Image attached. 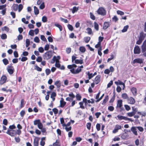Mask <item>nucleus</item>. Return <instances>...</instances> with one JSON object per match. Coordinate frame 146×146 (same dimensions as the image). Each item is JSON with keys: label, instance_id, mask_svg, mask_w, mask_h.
Listing matches in <instances>:
<instances>
[{"label": "nucleus", "instance_id": "nucleus-7", "mask_svg": "<svg viewBox=\"0 0 146 146\" xmlns=\"http://www.w3.org/2000/svg\"><path fill=\"white\" fill-rule=\"evenodd\" d=\"M141 52V49L138 45H135L134 48V53L135 54H139Z\"/></svg>", "mask_w": 146, "mask_h": 146}, {"label": "nucleus", "instance_id": "nucleus-52", "mask_svg": "<svg viewBox=\"0 0 146 146\" xmlns=\"http://www.w3.org/2000/svg\"><path fill=\"white\" fill-rule=\"evenodd\" d=\"M55 66L58 68H60V64H59V62H58L57 61H56Z\"/></svg>", "mask_w": 146, "mask_h": 146}, {"label": "nucleus", "instance_id": "nucleus-41", "mask_svg": "<svg viewBox=\"0 0 146 146\" xmlns=\"http://www.w3.org/2000/svg\"><path fill=\"white\" fill-rule=\"evenodd\" d=\"M45 72L46 75L48 76L50 74L51 71L50 69L47 68L45 70Z\"/></svg>", "mask_w": 146, "mask_h": 146}, {"label": "nucleus", "instance_id": "nucleus-43", "mask_svg": "<svg viewBox=\"0 0 146 146\" xmlns=\"http://www.w3.org/2000/svg\"><path fill=\"white\" fill-rule=\"evenodd\" d=\"M40 120L38 119V120H36L34 121V124L35 125H38L40 123Z\"/></svg>", "mask_w": 146, "mask_h": 146}, {"label": "nucleus", "instance_id": "nucleus-8", "mask_svg": "<svg viewBox=\"0 0 146 146\" xmlns=\"http://www.w3.org/2000/svg\"><path fill=\"white\" fill-rule=\"evenodd\" d=\"M81 70L82 69L78 67L76 70H75L74 69H73L70 70V71L72 73L75 74L79 73Z\"/></svg>", "mask_w": 146, "mask_h": 146}, {"label": "nucleus", "instance_id": "nucleus-27", "mask_svg": "<svg viewBox=\"0 0 146 146\" xmlns=\"http://www.w3.org/2000/svg\"><path fill=\"white\" fill-rule=\"evenodd\" d=\"M79 50L82 53L84 52L85 51L86 49L83 46H80L79 48Z\"/></svg>", "mask_w": 146, "mask_h": 146}, {"label": "nucleus", "instance_id": "nucleus-16", "mask_svg": "<svg viewBox=\"0 0 146 146\" xmlns=\"http://www.w3.org/2000/svg\"><path fill=\"white\" fill-rule=\"evenodd\" d=\"M39 140V138L36 137L34 139L33 143L34 146H38V141Z\"/></svg>", "mask_w": 146, "mask_h": 146}, {"label": "nucleus", "instance_id": "nucleus-55", "mask_svg": "<svg viewBox=\"0 0 146 146\" xmlns=\"http://www.w3.org/2000/svg\"><path fill=\"white\" fill-rule=\"evenodd\" d=\"M39 39L37 36L35 37L34 38V41L37 43L39 42Z\"/></svg>", "mask_w": 146, "mask_h": 146}, {"label": "nucleus", "instance_id": "nucleus-17", "mask_svg": "<svg viewBox=\"0 0 146 146\" xmlns=\"http://www.w3.org/2000/svg\"><path fill=\"white\" fill-rule=\"evenodd\" d=\"M7 79V78L5 76H2L0 80V84H2L5 82Z\"/></svg>", "mask_w": 146, "mask_h": 146}, {"label": "nucleus", "instance_id": "nucleus-56", "mask_svg": "<svg viewBox=\"0 0 146 146\" xmlns=\"http://www.w3.org/2000/svg\"><path fill=\"white\" fill-rule=\"evenodd\" d=\"M91 125V124L90 123H88L86 124V127L88 129L90 130V129Z\"/></svg>", "mask_w": 146, "mask_h": 146}, {"label": "nucleus", "instance_id": "nucleus-4", "mask_svg": "<svg viewBox=\"0 0 146 146\" xmlns=\"http://www.w3.org/2000/svg\"><path fill=\"white\" fill-rule=\"evenodd\" d=\"M98 13L102 16L106 15V11L105 9L103 7H100L97 11Z\"/></svg>", "mask_w": 146, "mask_h": 146}, {"label": "nucleus", "instance_id": "nucleus-26", "mask_svg": "<svg viewBox=\"0 0 146 146\" xmlns=\"http://www.w3.org/2000/svg\"><path fill=\"white\" fill-rule=\"evenodd\" d=\"M117 117L118 118V119L119 120H121L122 119H124L126 121V117L120 115H118L117 116Z\"/></svg>", "mask_w": 146, "mask_h": 146}, {"label": "nucleus", "instance_id": "nucleus-58", "mask_svg": "<svg viewBox=\"0 0 146 146\" xmlns=\"http://www.w3.org/2000/svg\"><path fill=\"white\" fill-rule=\"evenodd\" d=\"M71 48H67L66 49V52L68 54H69L71 52Z\"/></svg>", "mask_w": 146, "mask_h": 146}, {"label": "nucleus", "instance_id": "nucleus-64", "mask_svg": "<svg viewBox=\"0 0 146 146\" xmlns=\"http://www.w3.org/2000/svg\"><path fill=\"white\" fill-rule=\"evenodd\" d=\"M25 111L24 110H22L20 112V114L21 117H23L25 114Z\"/></svg>", "mask_w": 146, "mask_h": 146}, {"label": "nucleus", "instance_id": "nucleus-2", "mask_svg": "<svg viewBox=\"0 0 146 146\" xmlns=\"http://www.w3.org/2000/svg\"><path fill=\"white\" fill-rule=\"evenodd\" d=\"M52 56V51L49 50L46 52L43 55V57L44 59L48 60L51 58Z\"/></svg>", "mask_w": 146, "mask_h": 146}, {"label": "nucleus", "instance_id": "nucleus-40", "mask_svg": "<svg viewBox=\"0 0 146 146\" xmlns=\"http://www.w3.org/2000/svg\"><path fill=\"white\" fill-rule=\"evenodd\" d=\"M26 47H28L30 44V40L28 39H27L26 40Z\"/></svg>", "mask_w": 146, "mask_h": 146}, {"label": "nucleus", "instance_id": "nucleus-28", "mask_svg": "<svg viewBox=\"0 0 146 146\" xmlns=\"http://www.w3.org/2000/svg\"><path fill=\"white\" fill-rule=\"evenodd\" d=\"M34 13L35 15H37L39 13V11L38 8L36 6L34 7Z\"/></svg>", "mask_w": 146, "mask_h": 146}, {"label": "nucleus", "instance_id": "nucleus-32", "mask_svg": "<svg viewBox=\"0 0 146 146\" xmlns=\"http://www.w3.org/2000/svg\"><path fill=\"white\" fill-rule=\"evenodd\" d=\"M53 146H60V144L58 141L56 140L53 144Z\"/></svg>", "mask_w": 146, "mask_h": 146}, {"label": "nucleus", "instance_id": "nucleus-15", "mask_svg": "<svg viewBox=\"0 0 146 146\" xmlns=\"http://www.w3.org/2000/svg\"><path fill=\"white\" fill-rule=\"evenodd\" d=\"M128 102L131 104H134L135 103V100L132 97H131L128 100Z\"/></svg>", "mask_w": 146, "mask_h": 146}, {"label": "nucleus", "instance_id": "nucleus-33", "mask_svg": "<svg viewBox=\"0 0 146 146\" xmlns=\"http://www.w3.org/2000/svg\"><path fill=\"white\" fill-rule=\"evenodd\" d=\"M94 27L96 31H98L99 30V25L96 22H94Z\"/></svg>", "mask_w": 146, "mask_h": 146}, {"label": "nucleus", "instance_id": "nucleus-10", "mask_svg": "<svg viewBox=\"0 0 146 146\" xmlns=\"http://www.w3.org/2000/svg\"><path fill=\"white\" fill-rule=\"evenodd\" d=\"M137 129V127H132L131 129V131H132L133 133L135 135H138Z\"/></svg>", "mask_w": 146, "mask_h": 146}, {"label": "nucleus", "instance_id": "nucleus-51", "mask_svg": "<svg viewBox=\"0 0 146 146\" xmlns=\"http://www.w3.org/2000/svg\"><path fill=\"white\" fill-rule=\"evenodd\" d=\"M76 97L77 100L79 101H80V100H81V97L79 94H77L76 96Z\"/></svg>", "mask_w": 146, "mask_h": 146}, {"label": "nucleus", "instance_id": "nucleus-54", "mask_svg": "<svg viewBox=\"0 0 146 146\" xmlns=\"http://www.w3.org/2000/svg\"><path fill=\"white\" fill-rule=\"evenodd\" d=\"M34 31L33 30H31L29 32V34L32 36H33L34 35Z\"/></svg>", "mask_w": 146, "mask_h": 146}, {"label": "nucleus", "instance_id": "nucleus-6", "mask_svg": "<svg viewBox=\"0 0 146 146\" xmlns=\"http://www.w3.org/2000/svg\"><path fill=\"white\" fill-rule=\"evenodd\" d=\"M6 133L12 137L16 135V131L12 129H8Z\"/></svg>", "mask_w": 146, "mask_h": 146}, {"label": "nucleus", "instance_id": "nucleus-14", "mask_svg": "<svg viewBox=\"0 0 146 146\" xmlns=\"http://www.w3.org/2000/svg\"><path fill=\"white\" fill-rule=\"evenodd\" d=\"M131 91L134 96H136L137 94V90L135 87H132L131 89Z\"/></svg>", "mask_w": 146, "mask_h": 146}, {"label": "nucleus", "instance_id": "nucleus-45", "mask_svg": "<svg viewBox=\"0 0 146 146\" xmlns=\"http://www.w3.org/2000/svg\"><path fill=\"white\" fill-rule=\"evenodd\" d=\"M1 38L3 39H5L7 38V36L5 34H3L1 35Z\"/></svg>", "mask_w": 146, "mask_h": 146}, {"label": "nucleus", "instance_id": "nucleus-25", "mask_svg": "<svg viewBox=\"0 0 146 146\" xmlns=\"http://www.w3.org/2000/svg\"><path fill=\"white\" fill-rule=\"evenodd\" d=\"M74 62L76 64H82L83 63V60L82 59L80 60L76 59L75 60Z\"/></svg>", "mask_w": 146, "mask_h": 146}, {"label": "nucleus", "instance_id": "nucleus-47", "mask_svg": "<svg viewBox=\"0 0 146 146\" xmlns=\"http://www.w3.org/2000/svg\"><path fill=\"white\" fill-rule=\"evenodd\" d=\"M117 14L119 15H124V13L121 11L118 10L117 11Z\"/></svg>", "mask_w": 146, "mask_h": 146}, {"label": "nucleus", "instance_id": "nucleus-11", "mask_svg": "<svg viewBox=\"0 0 146 146\" xmlns=\"http://www.w3.org/2000/svg\"><path fill=\"white\" fill-rule=\"evenodd\" d=\"M141 48L142 52L146 51V39L143 42Z\"/></svg>", "mask_w": 146, "mask_h": 146}, {"label": "nucleus", "instance_id": "nucleus-42", "mask_svg": "<svg viewBox=\"0 0 146 146\" xmlns=\"http://www.w3.org/2000/svg\"><path fill=\"white\" fill-rule=\"evenodd\" d=\"M135 114H134L132 111L131 112H129L127 113V115L129 117H132Z\"/></svg>", "mask_w": 146, "mask_h": 146}, {"label": "nucleus", "instance_id": "nucleus-24", "mask_svg": "<svg viewBox=\"0 0 146 146\" xmlns=\"http://www.w3.org/2000/svg\"><path fill=\"white\" fill-rule=\"evenodd\" d=\"M54 84L56 86L57 88H59L61 86L60 81L59 80L56 81L55 82Z\"/></svg>", "mask_w": 146, "mask_h": 146}, {"label": "nucleus", "instance_id": "nucleus-36", "mask_svg": "<svg viewBox=\"0 0 146 146\" xmlns=\"http://www.w3.org/2000/svg\"><path fill=\"white\" fill-rule=\"evenodd\" d=\"M55 25L59 29L60 31H61L62 30V27L60 25L58 24H55Z\"/></svg>", "mask_w": 146, "mask_h": 146}, {"label": "nucleus", "instance_id": "nucleus-63", "mask_svg": "<svg viewBox=\"0 0 146 146\" xmlns=\"http://www.w3.org/2000/svg\"><path fill=\"white\" fill-rule=\"evenodd\" d=\"M45 7V5H44V3H42L40 6L39 8L41 9H42L44 8Z\"/></svg>", "mask_w": 146, "mask_h": 146}, {"label": "nucleus", "instance_id": "nucleus-38", "mask_svg": "<svg viewBox=\"0 0 146 146\" xmlns=\"http://www.w3.org/2000/svg\"><path fill=\"white\" fill-rule=\"evenodd\" d=\"M87 74L88 76V78L89 79H91L94 76L92 73H90L89 72H88Z\"/></svg>", "mask_w": 146, "mask_h": 146}, {"label": "nucleus", "instance_id": "nucleus-53", "mask_svg": "<svg viewBox=\"0 0 146 146\" xmlns=\"http://www.w3.org/2000/svg\"><path fill=\"white\" fill-rule=\"evenodd\" d=\"M42 21L44 23L46 22L47 21L46 17L45 16H43L42 18Z\"/></svg>", "mask_w": 146, "mask_h": 146}, {"label": "nucleus", "instance_id": "nucleus-22", "mask_svg": "<svg viewBox=\"0 0 146 146\" xmlns=\"http://www.w3.org/2000/svg\"><path fill=\"white\" fill-rule=\"evenodd\" d=\"M77 66L76 64H73L72 65H68L67 66V68L68 69L71 70L74 69V68L76 67Z\"/></svg>", "mask_w": 146, "mask_h": 146}, {"label": "nucleus", "instance_id": "nucleus-35", "mask_svg": "<svg viewBox=\"0 0 146 146\" xmlns=\"http://www.w3.org/2000/svg\"><path fill=\"white\" fill-rule=\"evenodd\" d=\"M86 31H87L89 35H91L92 33V29L90 28H88L86 29Z\"/></svg>", "mask_w": 146, "mask_h": 146}, {"label": "nucleus", "instance_id": "nucleus-3", "mask_svg": "<svg viewBox=\"0 0 146 146\" xmlns=\"http://www.w3.org/2000/svg\"><path fill=\"white\" fill-rule=\"evenodd\" d=\"M11 8L14 11H16L18 9V12H20L22 9L23 6L21 4L18 5L17 4H14L12 5Z\"/></svg>", "mask_w": 146, "mask_h": 146}, {"label": "nucleus", "instance_id": "nucleus-60", "mask_svg": "<svg viewBox=\"0 0 146 146\" xmlns=\"http://www.w3.org/2000/svg\"><path fill=\"white\" fill-rule=\"evenodd\" d=\"M24 100L23 99H22L21 102L20 108H22L24 106Z\"/></svg>", "mask_w": 146, "mask_h": 146}, {"label": "nucleus", "instance_id": "nucleus-20", "mask_svg": "<svg viewBox=\"0 0 146 146\" xmlns=\"http://www.w3.org/2000/svg\"><path fill=\"white\" fill-rule=\"evenodd\" d=\"M60 59V56H58L57 57H56V56H54L53 58L52 59V60L53 61V62H52V63H53L55 61H56L58 62H59V60Z\"/></svg>", "mask_w": 146, "mask_h": 146}, {"label": "nucleus", "instance_id": "nucleus-29", "mask_svg": "<svg viewBox=\"0 0 146 146\" xmlns=\"http://www.w3.org/2000/svg\"><path fill=\"white\" fill-rule=\"evenodd\" d=\"M108 96H105V99L103 101L102 103V104H105L108 101Z\"/></svg>", "mask_w": 146, "mask_h": 146}, {"label": "nucleus", "instance_id": "nucleus-49", "mask_svg": "<svg viewBox=\"0 0 146 146\" xmlns=\"http://www.w3.org/2000/svg\"><path fill=\"white\" fill-rule=\"evenodd\" d=\"M42 60V58L41 56H38L36 59V61L38 62H40Z\"/></svg>", "mask_w": 146, "mask_h": 146}, {"label": "nucleus", "instance_id": "nucleus-21", "mask_svg": "<svg viewBox=\"0 0 146 146\" xmlns=\"http://www.w3.org/2000/svg\"><path fill=\"white\" fill-rule=\"evenodd\" d=\"M122 101L121 100H119L118 101L117 104V107L119 108L120 109L121 108L122 106Z\"/></svg>", "mask_w": 146, "mask_h": 146}, {"label": "nucleus", "instance_id": "nucleus-9", "mask_svg": "<svg viewBox=\"0 0 146 146\" xmlns=\"http://www.w3.org/2000/svg\"><path fill=\"white\" fill-rule=\"evenodd\" d=\"M121 126L118 125H116L113 131V133H115L117 132L118 130L121 129Z\"/></svg>", "mask_w": 146, "mask_h": 146}, {"label": "nucleus", "instance_id": "nucleus-30", "mask_svg": "<svg viewBox=\"0 0 146 146\" xmlns=\"http://www.w3.org/2000/svg\"><path fill=\"white\" fill-rule=\"evenodd\" d=\"M78 10V7L74 6L73 7L72 10V13H74L75 12H76Z\"/></svg>", "mask_w": 146, "mask_h": 146}, {"label": "nucleus", "instance_id": "nucleus-39", "mask_svg": "<svg viewBox=\"0 0 146 146\" xmlns=\"http://www.w3.org/2000/svg\"><path fill=\"white\" fill-rule=\"evenodd\" d=\"M115 83L117 85L123 84V83L120 80H118L117 82H115Z\"/></svg>", "mask_w": 146, "mask_h": 146}, {"label": "nucleus", "instance_id": "nucleus-62", "mask_svg": "<svg viewBox=\"0 0 146 146\" xmlns=\"http://www.w3.org/2000/svg\"><path fill=\"white\" fill-rule=\"evenodd\" d=\"M68 27L69 29L71 31H72L73 30V27L70 24H68Z\"/></svg>", "mask_w": 146, "mask_h": 146}, {"label": "nucleus", "instance_id": "nucleus-13", "mask_svg": "<svg viewBox=\"0 0 146 146\" xmlns=\"http://www.w3.org/2000/svg\"><path fill=\"white\" fill-rule=\"evenodd\" d=\"M101 76L100 75H98L95 78V79L94 82L96 84H98L100 80Z\"/></svg>", "mask_w": 146, "mask_h": 146}, {"label": "nucleus", "instance_id": "nucleus-50", "mask_svg": "<svg viewBox=\"0 0 146 146\" xmlns=\"http://www.w3.org/2000/svg\"><path fill=\"white\" fill-rule=\"evenodd\" d=\"M137 129L140 132H143L144 130L143 128L141 126H137Z\"/></svg>", "mask_w": 146, "mask_h": 146}, {"label": "nucleus", "instance_id": "nucleus-12", "mask_svg": "<svg viewBox=\"0 0 146 146\" xmlns=\"http://www.w3.org/2000/svg\"><path fill=\"white\" fill-rule=\"evenodd\" d=\"M143 60L142 59L140 58H137L134 59L133 61V63L135 64V63H138L139 64H141L143 63Z\"/></svg>", "mask_w": 146, "mask_h": 146}, {"label": "nucleus", "instance_id": "nucleus-44", "mask_svg": "<svg viewBox=\"0 0 146 146\" xmlns=\"http://www.w3.org/2000/svg\"><path fill=\"white\" fill-rule=\"evenodd\" d=\"M69 96L71 98V100H72L75 97V96L73 94V93H71L70 94H69Z\"/></svg>", "mask_w": 146, "mask_h": 146}, {"label": "nucleus", "instance_id": "nucleus-18", "mask_svg": "<svg viewBox=\"0 0 146 146\" xmlns=\"http://www.w3.org/2000/svg\"><path fill=\"white\" fill-rule=\"evenodd\" d=\"M60 106L61 108H63L66 105V102L64 101L63 98H61L60 101Z\"/></svg>", "mask_w": 146, "mask_h": 146}, {"label": "nucleus", "instance_id": "nucleus-48", "mask_svg": "<svg viewBox=\"0 0 146 146\" xmlns=\"http://www.w3.org/2000/svg\"><path fill=\"white\" fill-rule=\"evenodd\" d=\"M122 98L124 99H126L128 98L127 95L126 93L122 94Z\"/></svg>", "mask_w": 146, "mask_h": 146}, {"label": "nucleus", "instance_id": "nucleus-61", "mask_svg": "<svg viewBox=\"0 0 146 146\" xmlns=\"http://www.w3.org/2000/svg\"><path fill=\"white\" fill-rule=\"evenodd\" d=\"M132 112H133L134 114H135L137 111V108H134V107H132Z\"/></svg>", "mask_w": 146, "mask_h": 146}, {"label": "nucleus", "instance_id": "nucleus-23", "mask_svg": "<svg viewBox=\"0 0 146 146\" xmlns=\"http://www.w3.org/2000/svg\"><path fill=\"white\" fill-rule=\"evenodd\" d=\"M56 94L55 92H53L52 93L50 96V98L52 99L53 101H54L55 100V97L56 96Z\"/></svg>", "mask_w": 146, "mask_h": 146}, {"label": "nucleus", "instance_id": "nucleus-5", "mask_svg": "<svg viewBox=\"0 0 146 146\" xmlns=\"http://www.w3.org/2000/svg\"><path fill=\"white\" fill-rule=\"evenodd\" d=\"M7 69L10 74H12L13 73L14 68L12 65H8L7 68Z\"/></svg>", "mask_w": 146, "mask_h": 146}, {"label": "nucleus", "instance_id": "nucleus-31", "mask_svg": "<svg viewBox=\"0 0 146 146\" xmlns=\"http://www.w3.org/2000/svg\"><path fill=\"white\" fill-rule=\"evenodd\" d=\"M129 26L128 25H127L124 26L123 29L122 30V32L124 33L126 32L129 28Z\"/></svg>", "mask_w": 146, "mask_h": 146}, {"label": "nucleus", "instance_id": "nucleus-46", "mask_svg": "<svg viewBox=\"0 0 146 146\" xmlns=\"http://www.w3.org/2000/svg\"><path fill=\"white\" fill-rule=\"evenodd\" d=\"M41 131L42 132V134L43 135H45L46 134V129L44 128H42L41 129Z\"/></svg>", "mask_w": 146, "mask_h": 146}, {"label": "nucleus", "instance_id": "nucleus-37", "mask_svg": "<svg viewBox=\"0 0 146 146\" xmlns=\"http://www.w3.org/2000/svg\"><path fill=\"white\" fill-rule=\"evenodd\" d=\"M3 61L4 64L5 65H6L8 64L9 63V62L8 60L6 58H4L3 59Z\"/></svg>", "mask_w": 146, "mask_h": 146}, {"label": "nucleus", "instance_id": "nucleus-19", "mask_svg": "<svg viewBox=\"0 0 146 146\" xmlns=\"http://www.w3.org/2000/svg\"><path fill=\"white\" fill-rule=\"evenodd\" d=\"M110 26L109 23L108 22H104L103 25V28L104 29H106Z\"/></svg>", "mask_w": 146, "mask_h": 146}, {"label": "nucleus", "instance_id": "nucleus-34", "mask_svg": "<svg viewBox=\"0 0 146 146\" xmlns=\"http://www.w3.org/2000/svg\"><path fill=\"white\" fill-rule=\"evenodd\" d=\"M90 39V38L89 36L85 37L84 38V40L86 43H88Z\"/></svg>", "mask_w": 146, "mask_h": 146}, {"label": "nucleus", "instance_id": "nucleus-1", "mask_svg": "<svg viewBox=\"0 0 146 146\" xmlns=\"http://www.w3.org/2000/svg\"><path fill=\"white\" fill-rule=\"evenodd\" d=\"M146 36V33H145L143 32H141L138 37L139 40L137 41L136 44L138 45L140 44Z\"/></svg>", "mask_w": 146, "mask_h": 146}, {"label": "nucleus", "instance_id": "nucleus-57", "mask_svg": "<svg viewBox=\"0 0 146 146\" xmlns=\"http://www.w3.org/2000/svg\"><path fill=\"white\" fill-rule=\"evenodd\" d=\"M90 18L93 20H94L95 19V17L94 15L91 12L90 13Z\"/></svg>", "mask_w": 146, "mask_h": 146}, {"label": "nucleus", "instance_id": "nucleus-59", "mask_svg": "<svg viewBox=\"0 0 146 146\" xmlns=\"http://www.w3.org/2000/svg\"><path fill=\"white\" fill-rule=\"evenodd\" d=\"M41 39L43 41H47L46 39L45 38L44 36L43 35H40Z\"/></svg>", "mask_w": 146, "mask_h": 146}]
</instances>
